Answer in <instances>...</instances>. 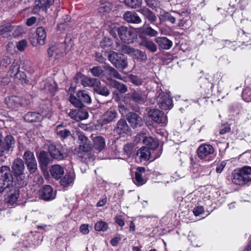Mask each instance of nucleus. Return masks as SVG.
I'll return each mask as SVG.
<instances>
[{"mask_svg":"<svg viewBox=\"0 0 251 251\" xmlns=\"http://www.w3.org/2000/svg\"><path fill=\"white\" fill-rule=\"evenodd\" d=\"M142 0H125V4L128 6L136 8L140 7L142 3Z\"/></svg>","mask_w":251,"mask_h":251,"instance_id":"obj_47","label":"nucleus"},{"mask_svg":"<svg viewBox=\"0 0 251 251\" xmlns=\"http://www.w3.org/2000/svg\"><path fill=\"white\" fill-rule=\"evenodd\" d=\"M124 19L128 23L133 24H139L141 22V19L138 14L133 11H127L124 15Z\"/></svg>","mask_w":251,"mask_h":251,"instance_id":"obj_21","label":"nucleus"},{"mask_svg":"<svg viewBox=\"0 0 251 251\" xmlns=\"http://www.w3.org/2000/svg\"><path fill=\"white\" fill-rule=\"evenodd\" d=\"M24 119L27 122H38L42 121L43 116L39 113L28 112L25 115Z\"/></svg>","mask_w":251,"mask_h":251,"instance_id":"obj_26","label":"nucleus"},{"mask_svg":"<svg viewBox=\"0 0 251 251\" xmlns=\"http://www.w3.org/2000/svg\"><path fill=\"white\" fill-rule=\"evenodd\" d=\"M245 182L251 180V167L245 166L240 169Z\"/></svg>","mask_w":251,"mask_h":251,"instance_id":"obj_36","label":"nucleus"},{"mask_svg":"<svg viewBox=\"0 0 251 251\" xmlns=\"http://www.w3.org/2000/svg\"><path fill=\"white\" fill-rule=\"evenodd\" d=\"M127 120L133 128L140 127L143 124L142 118L135 113H129L127 115Z\"/></svg>","mask_w":251,"mask_h":251,"instance_id":"obj_14","label":"nucleus"},{"mask_svg":"<svg viewBox=\"0 0 251 251\" xmlns=\"http://www.w3.org/2000/svg\"><path fill=\"white\" fill-rule=\"evenodd\" d=\"M78 143L80 150L84 152L90 151L91 146L90 141L83 134L80 133L78 137Z\"/></svg>","mask_w":251,"mask_h":251,"instance_id":"obj_16","label":"nucleus"},{"mask_svg":"<svg viewBox=\"0 0 251 251\" xmlns=\"http://www.w3.org/2000/svg\"><path fill=\"white\" fill-rule=\"evenodd\" d=\"M140 45L152 52H155L157 51V48L156 44L148 39H145L143 40L141 42Z\"/></svg>","mask_w":251,"mask_h":251,"instance_id":"obj_33","label":"nucleus"},{"mask_svg":"<svg viewBox=\"0 0 251 251\" xmlns=\"http://www.w3.org/2000/svg\"><path fill=\"white\" fill-rule=\"evenodd\" d=\"M136 140L139 139L141 140V138L143 139V142L146 146H148L147 148L151 150H155L158 146V143L157 141L154 140L151 137H144V135H139V136H136Z\"/></svg>","mask_w":251,"mask_h":251,"instance_id":"obj_17","label":"nucleus"},{"mask_svg":"<svg viewBox=\"0 0 251 251\" xmlns=\"http://www.w3.org/2000/svg\"><path fill=\"white\" fill-rule=\"evenodd\" d=\"M117 32L121 40L125 43H133L136 37V33L132 29L125 26L119 27Z\"/></svg>","mask_w":251,"mask_h":251,"instance_id":"obj_5","label":"nucleus"},{"mask_svg":"<svg viewBox=\"0 0 251 251\" xmlns=\"http://www.w3.org/2000/svg\"><path fill=\"white\" fill-rule=\"evenodd\" d=\"M243 100L247 101L249 102L251 101V89L246 88L242 92V95Z\"/></svg>","mask_w":251,"mask_h":251,"instance_id":"obj_50","label":"nucleus"},{"mask_svg":"<svg viewBox=\"0 0 251 251\" xmlns=\"http://www.w3.org/2000/svg\"><path fill=\"white\" fill-rule=\"evenodd\" d=\"M121 238L122 237L120 235H117L115 237L111 240L110 243L111 245L113 246H116L119 242L121 241Z\"/></svg>","mask_w":251,"mask_h":251,"instance_id":"obj_61","label":"nucleus"},{"mask_svg":"<svg viewBox=\"0 0 251 251\" xmlns=\"http://www.w3.org/2000/svg\"><path fill=\"white\" fill-rule=\"evenodd\" d=\"M135 49L126 45H122L119 50L122 53L127 54L131 56L132 52Z\"/></svg>","mask_w":251,"mask_h":251,"instance_id":"obj_48","label":"nucleus"},{"mask_svg":"<svg viewBox=\"0 0 251 251\" xmlns=\"http://www.w3.org/2000/svg\"><path fill=\"white\" fill-rule=\"evenodd\" d=\"M69 100L75 107L82 108L84 104H89L92 102L90 94L86 90H79L76 92V96L71 95Z\"/></svg>","mask_w":251,"mask_h":251,"instance_id":"obj_1","label":"nucleus"},{"mask_svg":"<svg viewBox=\"0 0 251 251\" xmlns=\"http://www.w3.org/2000/svg\"><path fill=\"white\" fill-rule=\"evenodd\" d=\"M48 151L50 156L55 159L61 160L67 156L65 147L60 144L50 143Z\"/></svg>","mask_w":251,"mask_h":251,"instance_id":"obj_4","label":"nucleus"},{"mask_svg":"<svg viewBox=\"0 0 251 251\" xmlns=\"http://www.w3.org/2000/svg\"><path fill=\"white\" fill-rule=\"evenodd\" d=\"M23 158L29 172L31 173H34L37 169V164L33 153L28 151H25Z\"/></svg>","mask_w":251,"mask_h":251,"instance_id":"obj_8","label":"nucleus"},{"mask_svg":"<svg viewBox=\"0 0 251 251\" xmlns=\"http://www.w3.org/2000/svg\"><path fill=\"white\" fill-rule=\"evenodd\" d=\"M54 0H36L33 12L37 13L40 9L46 11L54 2Z\"/></svg>","mask_w":251,"mask_h":251,"instance_id":"obj_13","label":"nucleus"},{"mask_svg":"<svg viewBox=\"0 0 251 251\" xmlns=\"http://www.w3.org/2000/svg\"><path fill=\"white\" fill-rule=\"evenodd\" d=\"M145 169L143 167H138L135 172V176L133 178L134 183L137 186H141L147 182L145 177Z\"/></svg>","mask_w":251,"mask_h":251,"instance_id":"obj_11","label":"nucleus"},{"mask_svg":"<svg viewBox=\"0 0 251 251\" xmlns=\"http://www.w3.org/2000/svg\"><path fill=\"white\" fill-rule=\"evenodd\" d=\"M0 179L13 183V176L9 167L3 166L0 168Z\"/></svg>","mask_w":251,"mask_h":251,"instance_id":"obj_18","label":"nucleus"},{"mask_svg":"<svg viewBox=\"0 0 251 251\" xmlns=\"http://www.w3.org/2000/svg\"><path fill=\"white\" fill-rule=\"evenodd\" d=\"M36 35L38 37L37 42L33 41L31 40V44L36 46L38 44L40 45H43L45 43V39L47 37L46 30L44 27L41 26L39 27L36 29Z\"/></svg>","mask_w":251,"mask_h":251,"instance_id":"obj_15","label":"nucleus"},{"mask_svg":"<svg viewBox=\"0 0 251 251\" xmlns=\"http://www.w3.org/2000/svg\"><path fill=\"white\" fill-rule=\"evenodd\" d=\"M3 144L4 146L5 151H9L12 148L15 144V140L14 138L11 135H7L5 137Z\"/></svg>","mask_w":251,"mask_h":251,"instance_id":"obj_38","label":"nucleus"},{"mask_svg":"<svg viewBox=\"0 0 251 251\" xmlns=\"http://www.w3.org/2000/svg\"><path fill=\"white\" fill-rule=\"evenodd\" d=\"M204 212V208L202 206H196L193 210V212L196 216H200L203 214Z\"/></svg>","mask_w":251,"mask_h":251,"instance_id":"obj_56","label":"nucleus"},{"mask_svg":"<svg viewBox=\"0 0 251 251\" xmlns=\"http://www.w3.org/2000/svg\"><path fill=\"white\" fill-rule=\"evenodd\" d=\"M71 41V38L67 36L65 40V44L63 43H55L51 46L48 49L49 56L55 59L63 56L64 54L66 53L65 49L66 45L69 46V44Z\"/></svg>","mask_w":251,"mask_h":251,"instance_id":"obj_2","label":"nucleus"},{"mask_svg":"<svg viewBox=\"0 0 251 251\" xmlns=\"http://www.w3.org/2000/svg\"><path fill=\"white\" fill-rule=\"evenodd\" d=\"M20 64L18 62H14L11 65L8 72V74L11 77H13L14 74L18 73L20 71Z\"/></svg>","mask_w":251,"mask_h":251,"instance_id":"obj_46","label":"nucleus"},{"mask_svg":"<svg viewBox=\"0 0 251 251\" xmlns=\"http://www.w3.org/2000/svg\"><path fill=\"white\" fill-rule=\"evenodd\" d=\"M117 116L118 113L116 110L113 108H110L102 116L101 125H106L115 121Z\"/></svg>","mask_w":251,"mask_h":251,"instance_id":"obj_12","label":"nucleus"},{"mask_svg":"<svg viewBox=\"0 0 251 251\" xmlns=\"http://www.w3.org/2000/svg\"><path fill=\"white\" fill-rule=\"evenodd\" d=\"M75 176L73 173H68L62 178L60 181L62 186L67 187L71 185L74 181Z\"/></svg>","mask_w":251,"mask_h":251,"instance_id":"obj_35","label":"nucleus"},{"mask_svg":"<svg viewBox=\"0 0 251 251\" xmlns=\"http://www.w3.org/2000/svg\"><path fill=\"white\" fill-rule=\"evenodd\" d=\"M126 97L139 104H144L147 100L146 94L140 90H134L126 95Z\"/></svg>","mask_w":251,"mask_h":251,"instance_id":"obj_9","label":"nucleus"},{"mask_svg":"<svg viewBox=\"0 0 251 251\" xmlns=\"http://www.w3.org/2000/svg\"><path fill=\"white\" fill-rule=\"evenodd\" d=\"M144 16H145L151 22H155L156 21L157 18L154 14L148 8L143 7L141 8L139 11Z\"/></svg>","mask_w":251,"mask_h":251,"instance_id":"obj_34","label":"nucleus"},{"mask_svg":"<svg viewBox=\"0 0 251 251\" xmlns=\"http://www.w3.org/2000/svg\"><path fill=\"white\" fill-rule=\"evenodd\" d=\"M226 165V163L224 161L218 164L216 168V172L218 173H221L223 171L224 168L225 167Z\"/></svg>","mask_w":251,"mask_h":251,"instance_id":"obj_64","label":"nucleus"},{"mask_svg":"<svg viewBox=\"0 0 251 251\" xmlns=\"http://www.w3.org/2000/svg\"><path fill=\"white\" fill-rule=\"evenodd\" d=\"M12 168L18 182L21 183L25 178V166L23 160L20 158L16 159L13 163Z\"/></svg>","mask_w":251,"mask_h":251,"instance_id":"obj_7","label":"nucleus"},{"mask_svg":"<svg viewBox=\"0 0 251 251\" xmlns=\"http://www.w3.org/2000/svg\"><path fill=\"white\" fill-rule=\"evenodd\" d=\"M94 228L98 231H105L108 228V225L105 222L100 221L95 224Z\"/></svg>","mask_w":251,"mask_h":251,"instance_id":"obj_42","label":"nucleus"},{"mask_svg":"<svg viewBox=\"0 0 251 251\" xmlns=\"http://www.w3.org/2000/svg\"><path fill=\"white\" fill-rule=\"evenodd\" d=\"M41 88L50 92H53L54 90V86L46 81H44L41 83Z\"/></svg>","mask_w":251,"mask_h":251,"instance_id":"obj_54","label":"nucleus"},{"mask_svg":"<svg viewBox=\"0 0 251 251\" xmlns=\"http://www.w3.org/2000/svg\"><path fill=\"white\" fill-rule=\"evenodd\" d=\"M129 79L131 82L137 86L141 85L143 83L142 79L135 75H130Z\"/></svg>","mask_w":251,"mask_h":251,"instance_id":"obj_49","label":"nucleus"},{"mask_svg":"<svg viewBox=\"0 0 251 251\" xmlns=\"http://www.w3.org/2000/svg\"><path fill=\"white\" fill-rule=\"evenodd\" d=\"M76 117L77 121L85 120L88 118V113L86 111H84L81 109H78Z\"/></svg>","mask_w":251,"mask_h":251,"instance_id":"obj_51","label":"nucleus"},{"mask_svg":"<svg viewBox=\"0 0 251 251\" xmlns=\"http://www.w3.org/2000/svg\"><path fill=\"white\" fill-rule=\"evenodd\" d=\"M133 146L131 144H126L124 146V150L125 152L128 155L130 156L132 152Z\"/></svg>","mask_w":251,"mask_h":251,"instance_id":"obj_55","label":"nucleus"},{"mask_svg":"<svg viewBox=\"0 0 251 251\" xmlns=\"http://www.w3.org/2000/svg\"><path fill=\"white\" fill-rule=\"evenodd\" d=\"M146 4L152 9H154L157 6V1L156 0H145Z\"/></svg>","mask_w":251,"mask_h":251,"instance_id":"obj_59","label":"nucleus"},{"mask_svg":"<svg viewBox=\"0 0 251 251\" xmlns=\"http://www.w3.org/2000/svg\"><path fill=\"white\" fill-rule=\"evenodd\" d=\"M214 149L209 144H202L197 150V155L201 160L211 161L214 158Z\"/></svg>","mask_w":251,"mask_h":251,"instance_id":"obj_3","label":"nucleus"},{"mask_svg":"<svg viewBox=\"0 0 251 251\" xmlns=\"http://www.w3.org/2000/svg\"><path fill=\"white\" fill-rule=\"evenodd\" d=\"M51 176L56 179H60L64 173V168L59 165H54L50 169Z\"/></svg>","mask_w":251,"mask_h":251,"instance_id":"obj_23","label":"nucleus"},{"mask_svg":"<svg viewBox=\"0 0 251 251\" xmlns=\"http://www.w3.org/2000/svg\"><path fill=\"white\" fill-rule=\"evenodd\" d=\"M136 155L141 161L148 160L150 157L151 153L148 148L146 147H142L138 151Z\"/></svg>","mask_w":251,"mask_h":251,"instance_id":"obj_31","label":"nucleus"},{"mask_svg":"<svg viewBox=\"0 0 251 251\" xmlns=\"http://www.w3.org/2000/svg\"><path fill=\"white\" fill-rule=\"evenodd\" d=\"M55 131L58 136L64 139L71 135L70 131L66 129L63 124L58 125L56 127Z\"/></svg>","mask_w":251,"mask_h":251,"instance_id":"obj_32","label":"nucleus"},{"mask_svg":"<svg viewBox=\"0 0 251 251\" xmlns=\"http://www.w3.org/2000/svg\"><path fill=\"white\" fill-rule=\"evenodd\" d=\"M27 46V42L25 40H22L20 41L17 45V49L20 51H23Z\"/></svg>","mask_w":251,"mask_h":251,"instance_id":"obj_60","label":"nucleus"},{"mask_svg":"<svg viewBox=\"0 0 251 251\" xmlns=\"http://www.w3.org/2000/svg\"><path fill=\"white\" fill-rule=\"evenodd\" d=\"M131 56L137 60L141 61H146L147 59L146 53L138 49H134Z\"/></svg>","mask_w":251,"mask_h":251,"instance_id":"obj_37","label":"nucleus"},{"mask_svg":"<svg viewBox=\"0 0 251 251\" xmlns=\"http://www.w3.org/2000/svg\"><path fill=\"white\" fill-rule=\"evenodd\" d=\"M136 32L140 35L145 34L151 37L156 36L158 34V32L151 26H145L138 28L136 29Z\"/></svg>","mask_w":251,"mask_h":251,"instance_id":"obj_25","label":"nucleus"},{"mask_svg":"<svg viewBox=\"0 0 251 251\" xmlns=\"http://www.w3.org/2000/svg\"><path fill=\"white\" fill-rule=\"evenodd\" d=\"M41 196L42 199L45 201H50L54 199L56 195L50 186L46 185L43 188Z\"/></svg>","mask_w":251,"mask_h":251,"instance_id":"obj_19","label":"nucleus"},{"mask_svg":"<svg viewBox=\"0 0 251 251\" xmlns=\"http://www.w3.org/2000/svg\"><path fill=\"white\" fill-rule=\"evenodd\" d=\"M39 160L40 163L46 167L50 163V158L48 156L47 153L45 151H42L40 153Z\"/></svg>","mask_w":251,"mask_h":251,"instance_id":"obj_41","label":"nucleus"},{"mask_svg":"<svg viewBox=\"0 0 251 251\" xmlns=\"http://www.w3.org/2000/svg\"><path fill=\"white\" fill-rule=\"evenodd\" d=\"M114 65L117 68L122 70L125 69L127 66V58L123 55V57H120V59H118L117 61L116 62Z\"/></svg>","mask_w":251,"mask_h":251,"instance_id":"obj_40","label":"nucleus"},{"mask_svg":"<svg viewBox=\"0 0 251 251\" xmlns=\"http://www.w3.org/2000/svg\"><path fill=\"white\" fill-rule=\"evenodd\" d=\"M231 179L232 182L235 184L243 185L245 183L240 169L235 170L233 171Z\"/></svg>","mask_w":251,"mask_h":251,"instance_id":"obj_28","label":"nucleus"},{"mask_svg":"<svg viewBox=\"0 0 251 251\" xmlns=\"http://www.w3.org/2000/svg\"><path fill=\"white\" fill-rule=\"evenodd\" d=\"M108 57L109 61L114 65L118 58L123 57V54L112 51L109 52Z\"/></svg>","mask_w":251,"mask_h":251,"instance_id":"obj_45","label":"nucleus"},{"mask_svg":"<svg viewBox=\"0 0 251 251\" xmlns=\"http://www.w3.org/2000/svg\"><path fill=\"white\" fill-rule=\"evenodd\" d=\"M19 197V191L15 187L12 188L10 190V193L6 199L7 202L10 205H13L17 202Z\"/></svg>","mask_w":251,"mask_h":251,"instance_id":"obj_22","label":"nucleus"},{"mask_svg":"<svg viewBox=\"0 0 251 251\" xmlns=\"http://www.w3.org/2000/svg\"><path fill=\"white\" fill-rule=\"evenodd\" d=\"M92 75L95 76H100L104 75L103 66H95L90 69Z\"/></svg>","mask_w":251,"mask_h":251,"instance_id":"obj_44","label":"nucleus"},{"mask_svg":"<svg viewBox=\"0 0 251 251\" xmlns=\"http://www.w3.org/2000/svg\"><path fill=\"white\" fill-rule=\"evenodd\" d=\"M109 5V3L101 4L99 8V12L103 14L104 12H108L111 9V7Z\"/></svg>","mask_w":251,"mask_h":251,"instance_id":"obj_57","label":"nucleus"},{"mask_svg":"<svg viewBox=\"0 0 251 251\" xmlns=\"http://www.w3.org/2000/svg\"><path fill=\"white\" fill-rule=\"evenodd\" d=\"M88 224L82 225L80 227V231L83 234H87L89 232Z\"/></svg>","mask_w":251,"mask_h":251,"instance_id":"obj_62","label":"nucleus"},{"mask_svg":"<svg viewBox=\"0 0 251 251\" xmlns=\"http://www.w3.org/2000/svg\"><path fill=\"white\" fill-rule=\"evenodd\" d=\"M16 81H20L22 83H26V75L25 74L20 70L14 74V76L13 77Z\"/></svg>","mask_w":251,"mask_h":251,"instance_id":"obj_39","label":"nucleus"},{"mask_svg":"<svg viewBox=\"0 0 251 251\" xmlns=\"http://www.w3.org/2000/svg\"><path fill=\"white\" fill-rule=\"evenodd\" d=\"M148 116L154 122L158 124H165L167 122L166 116L158 109H150L148 112Z\"/></svg>","mask_w":251,"mask_h":251,"instance_id":"obj_10","label":"nucleus"},{"mask_svg":"<svg viewBox=\"0 0 251 251\" xmlns=\"http://www.w3.org/2000/svg\"><path fill=\"white\" fill-rule=\"evenodd\" d=\"M230 131V127L229 125L228 124H224L221 126V129L220 130V134H225L226 133L229 132Z\"/></svg>","mask_w":251,"mask_h":251,"instance_id":"obj_58","label":"nucleus"},{"mask_svg":"<svg viewBox=\"0 0 251 251\" xmlns=\"http://www.w3.org/2000/svg\"><path fill=\"white\" fill-rule=\"evenodd\" d=\"M94 91L98 94L104 96H107L109 95L110 92L106 87L101 86L100 84L97 85L94 88Z\"/></svg>","mask_w":251,"mask_h":251,"instance_id":"obj_43","label":"nucleus"},{"mask_svg":"<svg viewBox=\"0 0 251 251\" xmlns=\"http://www.w3.org/2000/svg\"><path fill=\"white\" fill-rule=\"evenodd\" d=\"M5 101L7 106L11 109H16L21 105L20 99L16 96L7 97Z\"/></svg>","mask_w":251,"mask_h":251,"instance_id":"obj_24","label":"nucleus"},{"mask_svg":"<svg viewBox=\"0 0 251 251\" xmlns=\"http://www.w3.org/2000/svg\"><path fill=\"white\" fill-rule=\"evenodd\" d=\"M154 41L163 50H169L173 46L172 42L166 37H156Z\"/></svg>","mask_w":251,"mask_h":251,"instance_id":"obj_20","label":"nucleus"},{"mask_svg":"<svg viewBox=\"0 0 251 251\" xmlns=\"http://www.w3.org/2000/svg\"><path fill=\"white\" fill-rule=\"evenodd\" d=\"M113 85L121 93H125L127 91V87L123 83L115 81L114 82Z\"/></svg>","mask_w":251,"mask_h":251,"instance_id":"obj_53","label":"nucleus"},{"mask_svg":"<svg viewBox=\"0 0 251 251\" xmlns=\"http://www.w3.org/2000/svg\"><path fill=\"white\" fill-rule=\"evenodd\" d=\"M129 130V127L126 122L124 119L120 120L117 123L116 131L119 134L127 133Z\"/></svg>","mask_w":251,"mask_h":251,"instance_id":"obj_27","label":"nucleus"},{"mask_svg":"<svg viewBox=\"0 0 251 251\" xmlns=\"http://www.w3.org/2000/svg\"><path fill=\"white\" fill-rule=\"evenodd\" d=\"M37 19L35 17H31L27 19L26 25L27 26H32L36 23Z\"/></svg>","mask_w":251,"mask_h":251,"instance_id":"obj_63","label":"nucleus"},{"mask_svg":"<svg viewBox=\"0 0 251 251\" xmlns=\"http://www.w3.org/2000/svg\"><path fill=\"white\" fill-rule=\"evenodd\" d=\"M157 93L156 100L160 108L163 110H168L173 107L172 100L168 94L161 91Z\"/></svg>","mask_w":251,"mask_h":251,"instance_id":"obj_6","label":"nucleus"},{"mask_svg":"<svg viewBox=\"0 0 251 251\" xmlns=\"http://www.w3.org/2000/svg\"><path fill=\"white\" fill-rule=\"evenodd\" d=\"M81 83L84 87H94V88L97 85L100 84V82L98 79L87 76L81 79Z\"/></svg>","mask_w":251,"mask_h":251,"instance_id":"obj_29","label":"nucleus"},{"mask_svg":"<svg viewBox=\"0 0 251 251\" xmlns=\"http://www.w3.org/2000/svg\"><path fill=\"white\" fill-rule=\"evenodd\" d=\"M13 186V183H10L8 182L0 179V193L3 192L6 189Z\"/></svg>","mask_w":251,"mask_h":251,"instance_id":"obj_52","label":"nucleus"},{"mask_svg":"<svg viewBox=\"0 0 251 251\" xmlns=\"http://www.w3.org/2000/svg\"><path fill=\"white\" fill-rule=\"evenodd\" d=\"M94 148L100 151H102L105 147V142L104 139L101 136H97L93 138Z\"/></svg>","mask_w":251,"mask_h":251,"instance_id":"obj_30","label":"nucleus"}]
</instances>
